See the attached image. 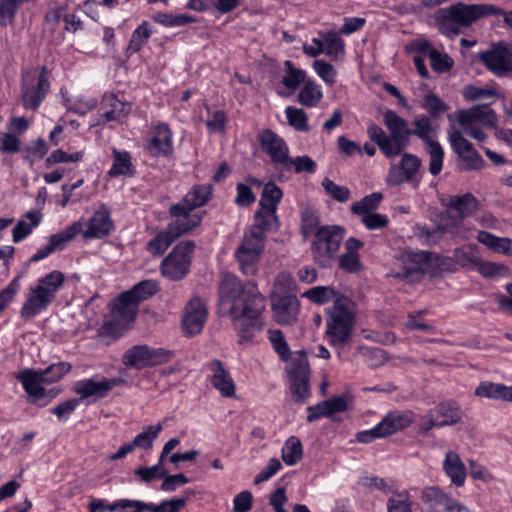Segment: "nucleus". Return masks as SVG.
<instances>
[{
	"instance_id": "44",
	"label": "nucleus",
	"mask_w": 512,
	"mask_h": 512,
	"mask_svg": "<svg viewBox=\"0 0 512 512\" xmlns=\"http://www.w3.org/2000/svg\"><path fill=\"white\" fill-rule=\"evenodd\" d=\"M25 217L29 219L30 224L23 220L17 222L12 231V237L14 243H19L28 237L33 228L37 227L41 222V214L38 212L29 211L25 214Z\"/></svg>"
},
{
	"instance_id": "57",
	"label": "nucleus",
	"mask_w": 512,
	"mask_h": 512,
	"mask_svg": "<svg viewBox=\"0 0 512 512\" xmlns=\"http://www.w3.org/2000/svg\"><path fill=\"white\" fill-rule=\"evenodd\" d=\"M129 499H119L109 503L105 499L93 500L89 504L90 512H120L127 510Z\"/></svg>"
},
{
	"instance_id": "45",
	"label": "nucleus",
	"mask_w": 512,
	"mask_h": 512,
	"mask_svg": "<svg viewBox=\"0 0 512 512\" xmlns=\"http://www.w3.org/2000/svg\"><path fill=\"white\" fill-rule=\"evenodd\" d=\"M234 256L238 262L240 271L244 275L252 276L257 272L260 255L237 248Z\"/></svg>"
},
{
	"instance_id": "27",
	"label": "nucleus",
	"mask_w": 512,
	"mask_h": 512,
	"mask_svg": "<svg viewBox=\"0 0 512 512\" xmlns=\"http://www.w3.org/2000/svg\"><path fill=\"white\" fill-rule=\"evenodd\" d=\"M415 421V414L411 410L389 411L379 422L385 437L393 435L409 427Z\"/></svg>"
},
{
	"instance_id": "63",
	"label": "nucleus",
	"mask_w": 512,
	"mask_h": 512,
	"mask_svg": "<svg viewBox=\"0 0 512 512\" xmlns=\"http://www.w3.org/2000/svg\"><path fill=\"white\" fill-rule=\"evenodd\" d=\"M429 59L431 68L439 74L449 72L454 65V60L448 54L441 53L437 49L432 51Z\"/></svg>"
},
{
	"instance_id": "8",
	"label": "nucleus",
	"mask_w": 512,
	"mask_h": 512,
	"mask_svg": "<svg viewBox=\"0 0 512 512\" xmlns=\"http://www.w3.org/2000/svg\"><path fill=\"white\" fill-rule=\"evenodd\" d=\"M326 335L330 345L337 347L346 344L354 329V314L343 304L341 299L335 301L327 312Z\"/></svg>"
},
{
	"instance_id": "28",
	"label": "nucleus",
	"mask_w": 512,
	"mask_h": 512,
	"mask_svg": "<svg viewBox=\"0 0 512 512\" xmlns=\"http://www.w3.org/2000/svg\"><path fill=\"white\" fill-rule=\"evenodd\" d=\"M446 207L455 213L451 215L453 219L462 220L478 210L479 201L472 193H466L460 196H451Z\"/></svg>"
},
{
	"instance_id": "64",
	"label": "nucleus",
	"mask_w": 512,
	"mask_h": 512,
	"mask_svg": "<svg viewBox=\"0 0 512 512\" xmlns=\"http://www.w3.org/2000/svg\"><path fill=\"white\" fill-rule=\"evenodd\" d=\"M313 69L326 84L331 86L336 82L337 71L332 64L317 59L313 62Z\"/></svg>"
},
{
	"instance_id": "7",
	"label": "nucleus",
	"mask_w": 512,
	"mask_h": 512,
	"mask_svg": "<svg viewBox=\"0 0 512 512\" xmlns=\"http://www.w3.org/2000/svg\"><path fill=\"white\" fill-rule=\"evenodd\" d=\"M196 245L192 240L176 244L160 263L161 275L170 281H180L189 273Z\"/></svg>"
},
{
	"instance_id": "33",
	"label": "nucleus",
	"mask_w": 512,
	"mask_h": 512,
	"mask_svg": "<svg viewBox=\"0 0 512 512\" xmlns=\"http://www.w3.org/2000/svg\"><path fill=\"white\" fill-rule=\"evenodd\" d=\"M323 98L321 86L315 80L308 79L303 84L297 95V101L300 105L308 108L318 106Z\"/></svg>"
},
{
	"instance_id": "43",
	"label": "nucleus",
	"mask_w": 512,
	"mask_h": 512,
	"mask_svg": "<svg viewBox=\"0 0 512 512\" xmlns=\"http://www.w3.org/2000/svg\"><path fill=\"white\" fill-rule=\"evenodd\" d=\"M457 264L463 268H473L480 264L481 257L475 245H465L456 248L453 252Z\"/></svg>"
},
{
	"instance_id": "59",
	"label": "nucleus",
	"mask_w": 512,
	"mask_h": 512,
	"mask_svg": "<svg viewBox=\"0 0 512 512\" xmlns=\"http://www.w3.org/2000/svg\"><path fill=\"white\" fill-rule=\"evenodd\" d=\"M269 340L273 349L279 355L282 361H288L291 356V350L285 337L280 330H269Z\"/></svg>"
},
{
	"instance_id": "1",
	"label": "nucleus",
	"mask_w": 512,
	"mask_h": 512,
	"mask_svg": "<svg viewBox=\"0 0 512 512\" xmlns=\"http://www.w3.org/2000/svg\"><path fill=\"white\" fill-rule=\"evenodd\" d=\"M383 123L389 134L376 124L367 128V134L387 158L399 156L408 147L412 135L419 137L425 144L434 141L430 137V120L425 115L417 116L413 122L414 129H410L406 119L394 110L387 109L383 113Z\"/></svg>"
},
{
	"instance_id": "49",
	"label": "nucleus",
	"mask_w": 512,
	"mask_h": 512,
	"mask_svg": "<svg viewBox=\"0 0 512 512\" xmlns=\"http://www.w3.org/2000/svg\"><path fill=\"white\" fill-rule=\"evenodd\" d=\"M382 199V193L373 192L364 196L360 201L354 202L351 205V212L358 216L374 212L380 205Z\"/></svg>"
},
{
	"instance_id": "21",
	"label": "nucleus",
	"mask_w": 512,
	"mask_h": 512,
	"mask_svg": "<svg viewBox=\"0 0 512 512\" xmlns=\"http://www.w3.org/2000/svg\"><path fill=\"white\" fill-rule=\"evenodd\" d=\"M430 260V253L425 251L407 253L402 257L401 270L394 273L396 278L408 282L420 281L424 275L423 265Z\"/></svg>"
},
{
	"instance_id": "18",
	"label": "nucleus",
	"mask_w": 512,
	"mask_h": 512,
	"mask_svg": "<svg viewBox=\"0 0 512 512\" xmlns=\"http://www.w3.org/2000/svg\"><path fill=\"white\" fill-rule=\"evenodd\" d=\"M420 498L427 512H454L458 507V501L439 486L424 487Z\"/></svg>"
},
{
	"instance_id": "58",
	"label": "nucleus",
	"mask_w": 512,
	"mask_h": 512,
	"mask_svg": "<svg viewBox=\"0 0 512 512\" xmlns=\"http://www.w3.org/2000/svg\"><path fill=\"white\" fill-rule=\"evenodd\" d=\"M504 385L502 383L483 381L475 389V395L482 398L502 400Z\"/></svg>"
},
{
	"instance_id": "51",
	"label": "nucleus",
	"mask_w": 512,
	"mask_h": 512,
	"mask_svg": "<svg viewBox=\"0 0 512 512\" xmlns=\"http://www.w3.org/2000/svg\"><path fill=\"white\" fill-rule=\"evenodd\" d=\"M162 430L163 426L161 423L149 425L142 432L138 433L131 443L134 448L150 449Z\"/></svg>"
},
{
	"instance_id": "23",
	"label": "nucleus",
	"mask_w": 512,
	"mask_h": 512,
	"mask_svg": "<svg viewBox=\"0 0 512 512\" xmlns=\"http://www.w3.org/2000/svg\"><path fill=\"white\" fill-rule=\"evenodd\" d=\"M207 319V310L200 298L191 299L185 308L182 319V329L187 335H196L201 332Z\"/></svg>"
},
{
	"instance_id": "52",
	"label": "nucleus",
	"mask_w": 512,
	"mask_h": 512,
	"mask_svg": "<svg viewBox=\"0 0 512 512\" xmlns=\"http://www.w3.org/2000/svg\"><path fill=\"white\" fill-rule=\"evenodd\" d=\"M321 40L324 43V52L327 56L337 58L344 54L345 43L337 32L328 31L323 34Z\"/></svg>"
},
{
	"instance_id": "15",
	"label": "nucleus",
	"mask_w": 512,
	"mask_h": 512,
	"mask_svg": "<svg viewBox=\"0 0 512 512\" xmlns=\"http://www.w3.org/2000/svg\"><path fill=\"white\" fill-rule=\"evenodd\" d=\"M146 151L154 157H169L173 154V132L164 122L152 123Z\"/></svg>"
},
{
	"instance_id": "39",
	"label": "nucleus",
	"mask_w": 512,
	"mask_h": 512,
	"mask_svg": "<svg viewBox=\"0 0 512 512\" xmlns=\"http://www.w3.org/2000/svg\"><path fill=\"white\" fill-rule=\"evenodd\" d=\"M153 34L152 27L148 21H143L133 32L126 49L127 57L138 53L148 42Z\"/></svg>"
},
{
	"instance_id": "62",
	"label": "nucleus",
	"mask_w": 512,
	"mask_h": 512,
	"mask_svg": "<svg viewBox=\"0 0 512 512\" xmlns=\"http://www.w3.org/2000/svg\"><path fill=\"white\" fill-rule=\"evenodd\" d=\"M338 266L346 273L356 274L362 270V263L359 254L343 253L338 255Z\"/></svg>"
},
{
	"instance_id": "29",
	"label": "nucleus",
	"mask_w": 512,
	"mask_h": 512,
	"mask_svg": "<svg viewBox=\"0 0 512 512\" xmlns=\"http://www.w3.org/2000/svg\"><path fill=\"white\" fill-rule=\"evenodd\" d=\"M443 471L456 487H462L465 483L467 470L460 456L449 450L445 454L442 464Z\"/></svg>"
},
{
	"instance_id": "26",
	"label": "nucleus",
	"mask_w": 512,
	"mask_h": 512,
	"mask_svg": "<svg viewBox=\"0 0 512 512\" xmlns=\"http://www.w3.org/2000/svg\"><path fill=\"white\" fill-rule=\"evenodd\" d=\"M208 368L212 372L210 380L213 387L218 390L223 397L234 396L236 386L230 373L224 368L223 363L215 359L208 363Z\"/></svg>"
},
{
	"instance_id": "3",
	"label": "nucleus",
	"mask_w": 512,
	"mask_h": 512,
	"mask_svg": "<svg viewBox=\"0 0 512 512\" xmlns=\"http://www.w3.org/2000/svg\"><path fill=\"white\" fill-rule=\"evenodd\" d=\"M64 282L65 275L59 270L40 277L36 285L29 288L30 293L20 309L21 318L27 321L47 310Z\"/></svg>"
},
{
	"instance_id": "32",
	"label": "nucleus",
	"mask_w": 512,
	"mask_h": 512,
	"mask_svg": "<svg viewBox=\"0 0 512 512\" xmlns=\"http://www.w3.org/2000/svg\"><path fill=\"white\" fill-rule=\"evenodd\" d=\"M476 239L494 252L512 256V239L510 238L498 237L491 232L481 230L478 232Z\"/></svg>"
},
{
	"instance_id": "48",
	"label": "nucleus",
	"mask_w": 512,
	"mask_h": 512,
	"mask_svg": "<svg viewBox=\"0 0 512 512\" xmlns=\"http://www.w3.org/2000/svg\"><path fill=\"white\" fill-rule=\"evenodd\" d=\"M310 376H289L292 398L296 403H304L311 395Z\"/></svg>"
},
{
	"instance_id": "35",
	"label": "nucleus",
	"mask_w": 512,
	"mask_h": 512,
	"mask_svg": "<svg viewBox=\"0 0 512 512\" xmlns=\"http://www.w3.org/2000/svg\"><path fill=\"white\" fill-rule=\"evenodd\" d=\"M109 176H128L132 177L135 174V168L131 161V155L127 151L113 150V163L108 171Z\"/></svg>"
},
{
	"instance_id": "5",
	"label": "nucleus",
	"mask_w": 512,
	"mask_h": 512,
	"mask_svg": "<svg viewBox=\"0 0 512 512\" xmlns=\"http://www.w3.org/2000/svg\"><path fill=\"white\" fill-rule=\"evenodd\" d=\"M346 230L337 225H324L314 233L311 253L314 262L321 268H331L338 257Z\"/></svg>"
},
{
	"instance_id": "56",
	"label": "nucleus",
	"mask_w": 512,
	"mask_h": 512,
	"mask_svg": "<svg viewBox=\"0 0 512 512\" xmlns=\"http://www.w3.org/2000/svg\"><path fill=\"white\" fill-rule=\"evenodd\" d=\"M295 281L288 272H281L277 275L271 296H289L294 295Z\"/></svg>"
},
{
	"instance_id": "37",
	"label": "nucleus",
	"mask_w": 512,
	"mask_h": 512,
	"mask_svg": "<svg viewBox=\"0 0 512 512\" xmlns=\"http://www.w3.org/2000/svg\"><path fill=\"white\" fill-rule=\"evenodd\" d=\"M303 296L318 305H322L330 301L335 303L338 299H341V303H343L344 299V297L333 286H316L305 291Z\"/></svg>"
},
{
	"instance_id": "41",
	"label": "nucleus",
	"mask_w": 512,
	"mask_h": 512,
	"mask_svg": "<svg viewBox=\"0 0 512 512\" xmlns=\"http://www.w3.org/2000/svg\"><path fill=\"white\" fill-rule=\"evenodd\" d=\"M284 70L282 84L289 90V93L295 92L307 80L306 72L296 68L290 60L284 62Z\"/></svg>"
},
{
	"instance_id": "42",
	"label": "nucleus",
	"mask_w": 512,
	"mask_h": 512,
	"mask_svg": "<svg viewBox=\"0 0 512 512\" xmlns=\"http://www.w3.org/2000/svg\"><path fill=\"white\" fill-rule=\"evenodd\" d=\"M278 217L276 212L272 213L270 210L261 209V207L255 212L254 224L250 230L254 232H261V235H265L266 231L278 229Z\"/></svg>"
},
{
	"instance_id": "6",
	"label": "nucleus",
	"mask_w": 512,
	"mask_h": 512,
	"mask_svg": "<svg viewBox=\"0 0 512 512\" xmlns=\"http://www.w3.org/2000/svg\"><path fill=\"white\" fill-rule=\"evenodd\" d=\"M49 71L38 66L22 73L20 100L25 110L37 111L50 91Z\"/></svg>"
},
{
	"instance_id": "14",
	"label": "nucleus",
	"mask_w": 512,
	"mask_h": 512,
	"mask_svg": "<svg viewBox=\"0 0 512 512\" xmlns=\"http://www.w3.org/2000/svg\"><path fill=\"white\" fill-rule=\"evenodd\" d=\"M448 134L452 150L462 161L461 170H480L484 167L483 158L460 131L453 129Z\"/></svg>"
},
{
	"instance_id": "47",
	"label": "nucleus",
	"mask_w": 512,
	"mask_h": 512,
	"mask_svg": "<svg viewBox=\"0 0 512 512\" xmlns=\"http://www.w3.org/2000/svg\"><path fill=\"white\" fill-rule=\"evenodd\" d=\"M265 242V235H261V232L256 233L249 229L244 233L238 248L261 256L265 248Z\"/></svg>"
},
{
	"instance_id": "25",
	"label": "nucleus",
	"mask_w": 512,
	"mask_h": 512,
	"mask_svg": "<svg viewBox=\"0 0 512 512\" xmlns=\"http://www.w3.org/2000/svg\"><path fill=\"white\" fill-rule=\"evenodd\" d=\"M457 121L462 127L480 123L486 127H494L497 124V115L488 105H476L457 113Z\"/></svg>"
},
{
	"instance_id": "53",
	"label": "nucleus",
	"mask_w": 512,
	"mask_h": 512,
	"mask_svg": "<svg viewBox=\"0 0 512 512\" xmlns=\"http://www.w3.org/2000/svg\"><path fill=\"white\" fill-rule=\"evenodd\" d=\"M285 116L288 124L295 130L300 132H308L310 130L308 116L303 109L295 106H287L285 109Z\"/></svg>"
},
{
	"instance_id": "36",
	"label": "nucleus",
	"mask_w": 512,
	"mask_h": 512,
	"mask_svg": "<svg viewBox=\"0 0 512 512\" xmlns=\"http://www.w3.org/2000/svg\"><path fill=\"white\" fill-rule=\"evenodd\" d=\"M132 298L123 299V292L114 300L112 304V314L115 319L125 322H132L136 318L138 304L132 301Z\"/></svg>"
},
{
	"instance_id": "31",
	"label": "nucleus",
	"mask_w": 512,
	"mask_h": 512,
	"mask_svg": "<svg viewBox=\"0 0 512 512\" xmlns=\"http://www.w3.org/2000/svg\"><path fill=\"white\" fill-rule=\"evenodd\" d=\"M432 411L441 427L455 425L462 419L460 405L454 400L442 401L432 408Z\"/></svg>"
},
{
	"instance_id": "50",
	"label": "nucleus",
	"mask_w": 512,
	"mask_h": 512,
	"mask_svg": "<svg viewBox=\"0 0 512 512\" xmlns=\"http://www.w3.org/2000/svg\"><path fill=\"white\" fill-rule=\"evenodd\" d=\"M174 241L167 229L160 230L146 244V250L153 256H160L166 252Z\"/></svg>"
},
{
	"instance_id": "11",
	"label": "nucleus",
	"mask_w": 512,
	"mask_h": 512,
	"mask_svg": "<svg viewBox=\"0 0 512 512\" xmlns=\"http://www.w3.org/2000/svg\"><path fill=\"white\" fill-rule=\"evenodd\" d=\"M479 60L497 77H507L512 74V46L499 42L490 50L479 53Z\"/></svg>"
},
{
	"instance_id": "20",
	"label": "nucleus",
	"mask_w": 512,
	"mask_h": 512,
	"mask_svg": "<svg viewBox=\"0 0 512 512\" xmlns=\"http://www.w3.org/2000/svg\"><path fill=\"white\" fill-rule=\"evenodd\" d=\"M114 228L110 210L105 205H102L88 220L87 229H82L80 234L86 240L102 239L109 236Z\"/></svg>"
},
{
	"instance_id": "17",
	"label": "nucleus",
	"mask_w": 512,
	"mask_h": 512,
	"mask_svg": "<svg viewBox=\"0 0 512 512\" xmlns=\"http://www.w3.org/2000/svg\"><path fill=\"white\" fill-rule=\"evenodd\" d=\"M15 378L22 384L29 403L39 407L47 405V401L42 402L46 395V389L42 385L44 378H42L38 370L25 368L15 374Z\"/></svg>"
},
{
	"instance_id": "54",
	"label": "nucleus",
	"mask_w": 512,
	"mask_h": 512,
	"mask_svg": "<svg viewBox=\"0 0 512 512\" xmlns=\"http://www.w3.org/2000/svg\"><path fill=\"white\" fill-rule=\"evenodd\" d=\"M426 145V151L429 154L430 162H429V172L433 176H437L443 166L444 159V151L439 142L431 141Z\"/></svg>"
},
{
	"instance_id": "38",
	"label": "nucleus",
	"mask_w": 512,
	"mask_h": 512,
	"mask_svg": "<svg viewBox=\"0 0 512 512\" xmlns=\"http://www.w3.org/2000/svg\"><path fill=\"white\" fill-rule=\"evenodd\" d=\"M283 198V191L274 182L270 181L263 185L259 207L261 209L270 210L272 213L277 212L278 204Z\"/></svg>"
},
{
	"instance_id": "12",
	"label": "nucleus",
	"mask_w": 512,
	"mask_h": 512,
	"mask_svg": "<svg viewBox=\"0 0 512 512\" xmlns=\"http://www.w3.org/2000/svg\"><path fill=\"white\" fill-rule=\"evenodd\" d=\"M122 383L123 380L121 378L101 377L100 380L87 378L76 381L73 386V391L80 395V401L92 399L89 401V403H91L106 398L114 387Z\"/></svg>"
},
{
	"instance_id": "34",
	"label": "nucleus",
	"mask_w": 512,
	"mask_h": 512,
	"mask_svg": "<svg viewBox=\"0 0 512 512\" xmlns=\"http://www.w3.org/2000/svg\"><path fill=\"white\" fill-rule=\"evenodd\" d=\"M159 284L155 280L147 279L135 284L131 289L123 292V299L132 298L135 303L139 304L159 291Z\"/></svg>"
},
{
	"instance_id": "46",
	"label": "nucleus",
	"mask_w": 512,
	"mask_h": 512,
	"mask_svg": "<svg viewBox=\"0 0 512 512\" xmlns=\"http://www.w3.org/2000/svg\"><path fill=\"white\" fill-rule=\"evenodd\" d=\"M282 460L286 465L293 466L297 464L303 456V447L301 441L295 437H289L282 447Z\"/></svg>"
},
{
	"instance_id": "9",
	"label": "nucleus",
	"mask_w": 512,
	"mask_h": 512,
	"mask_svg": "<svg viewBox=\"0 0 512 512\" xmlns=\"http://www.w3.org/2000/svg\"><path fill=\"white\" fill-rule=\"evenodd\" d=\"M174 357L171 350L165 348H153L148 345H134L125 351L122 363L127 368L143 370L166 364Z\"/></svg>"
},
{
	"instance_id": "55",
	"label": "nucleus",
	"mask_w": 512,
	"mask_h": 512,
	"mask_svg": "<svg viewBox=\"0 0 512 512\" xmlns=\"http://www.w3.org/2000/svg\"><path fill=\"white\" fill-rule=\"evenodd\" d=\"M72 366L68 362H58L49 365L45 369H40L39 374L44 378V383H55L58 382L64 375H66Z\"/></svg>"
},
{
	"instance_id": "60",
	"label": "nucleus",
	"mask_w": 512,
	"mask_h": 512,
	"mask_svg": "<svg viewBox=\"0 0 512 512\" xmlns=\"http://www.w3.org/2000/svg\"><path fill=\"white\" fill-rule=\"evenodd\" d=\"M322 187L326 194L337 202L345 203L350 199V190L346 186L336 184L329 178H325L322 181Z\"/></svg>"
},
{
	"instance_id": "16",
	"label": "nucleus",
	"mask_w": 512,
	"mask_h": 512,
	"mask_svg": "<svg viewBox=\"0 0 512 512\" xmlns=\"http://www.w3.org/2000/svg\"><path fill=\"white\" fill-rule=\"evenodd\" d=\"M213 187L210 184L194 185L181 201L169 208L170 216L187 215L196 208L206 205L212 196Z\"/></svg>"
},
{
	"instance_id": "2",
	"label": "nucleus",
	"mask_w": 512,
	"mask_h": 512,
	"mask_svg": "<svg viewBox=\"0 0 512 512\" xmlns=\"http://www.w3.org/2000/svg\"><path fill=\"white\" fill-rule=\"evenodd\" d=\"M495 11V6L491 4L457 2L435 12V26L440 34L454 38L460 34V27H470L480 18L490 16Z\"/></svg>"
},
{
	"instance_id": "30",
	"label": "nucleus",
	"mask_w": 512,
	"mask_h": 512,
	"mask_svg": "<svg viewBox=\"0 0 512 512\" xmlns=\"http://www.w3.org/2000/svg\"><path fill=\"white\" fill-rule=\"evenodd\" d=\"M172 217L176 219L171 221L167 225L166 229L176 241L181 236L186 235L197 228L202 222L203 215L191 212L187 215H177Z\"/></svg>"
},
{
	"instance_id": "40",
	"label": "nucleus",
	"mask_w": 512,
	"mask_h": 512,
	"mask_svg": "<svg viewBox=\"0 0 512 512\" xmlns=\"http://www.w3.org/2000/svg\"><path fill=\"white\" fill-rule=\"evenodd\" d=\"M82 232V222L75 221L63 231L53 234L49 237L48 244L52 247L53 251L64 249L66 244L72 241L77 235Z\"/></svg>"
},
{
	"instance_id": "22",
	"label": "nucleus",
	"mask_w": 512,
	"mask_h": 512,
	"mask_svg": "<svg viewBox=\"0 0 512 512\" xmlns=\"http://www.w3.org/2000/svg\"><path fill=\"white\" fill-rule=\"evenodd\" d=\"M274 320L279 325H292L297 320L299 301L295 295L270 296Z\"/></svg>"
},
{
	"instance_id": "24",
	"label": "nucleus",
	"mask_w": 512,
	"mask_h": 512,
	"mask_svg": "<svg viewBox=\"0 0 512 512\" xmlns=\"http://www.w3.org/2000/svg\"><path fill=\"white\" fill-rule=\"evenodd\" d=\"M101 110L103 112L99 123L121 122L131 113L132 105L130 102L120 100L115 94L109 93L103 96Z\"/></svg>"
},
{
	"instance_id": "61",
	"label": "nucleus",
	"mask_w": 512,
	"mask_h": 512,
	"mask_svg": "<svg viewBox=\"0 0 512 512\" xmlns=\"http://www.w3.org/2000/svg\"><path fill=\"white\" fill-rule=\"evenodd\" d=\"M310 376V366L305 351L295 352L288 376Z\"/></svg>"
},
{
	"instance_id": "19",
	"label": "nucleus",
	"mask_w": 512,
	"mask_h": 512,
	"mask_svg": "<svg viewBox=\"0 0 512 512\" xmlns=\"http://www.w3.org/2000/svg\"><path fill=\"white\" fill-rule=\"evenodd\" d=\"M421 163V159L414 154H402L399 164L390 167L387 175V184L397 186L412 181L421 167Z\"/></svg>"
},
{
	"instance_id": "13",
	"label": "nucleus",
	"mask_w": 512,
	"mask_h": 512,
	"mask_svg": "<svg viewBox=\"0 0 512 512\" xmlns=\"http://www.w3.org/2000/svg\"><path fill=\"white\" fill-rule=\"evenodd\" d=\"M257 140L264 153H266L275 166L291 163L289 147L285 140L271 129H263L258 132Z\"/></svg>"
},
{
	"instance_id": "4",
	"label": "nucleus",
	"mask_w": 512,
	"mask_h": 512,
	"mask_svg": "<svg viewBox=\"0 0 512 512\" xmlns=\"http://www.w3.org/2000/svg\"><path fill=\"white\" fill-rule=\"evenodd\" d=\"M265 308L266 298L259 292L257 285L249 281L246 295L243 296L235 309V313L230 317L233 321H249V324L243 325L240 330L241 342L252 340L254 331H260L263 328L260 316Z\"/></svg>"
},
{
	"instance_id": "10",
	"label": "nucleus",
	"mask_w": 512,
	"mask_h": 512,
	"mask_svg": "<svg viewBox=\"0 0 512 512\" xmlns=\"http://www.w3.org/2000/svg\"><path fill=\"white\" fill-rule=\"evenodd\" d=\"M248 282L243 284L233 274H224L218 287V306L222 315L231 317L243 296L246 295Z\"/></svg>"
}]
</instances>
